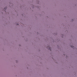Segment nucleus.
I'll return each instance as SVG.
<instances>
[{
    "label": "nucleus",
    "mask_w": 77,
    "mask_h": 77,
    "mask_svg": "<svg viewBox=\"0 0 77 77\" xmlns=\"http://www.w3.org/2000/svg\"><path fill=\"white\" fill-rule=\"evenodd\" d=\"M71 47L72 48H74V47L73 46H71Z\"/></svg>",
    "instance_id": "nucleus-2"
},
{
    "label": "nucleus",
    "mask_w": 77,
    "mask_h": 77,
    "mask_svg": "<svg viewBox=\"0 0 77 77\" xmlns=\"http://www.w3.org/2000/svg\"><path fill=\"white\" fill-rule=\"evenodd\" d=\"M48 50H50V46H48L47 48Z\"/></svg>",
    "instance_id": "nucleus-1"
},
{
    "label": "nucleus",
    "mask_w": 77,
    "mask_h": 77,
    "mask_svg": "<svg viewBox=\"0 0 77 77\" xmlns=\"http://www.w3.org/2000/svg\"><path fill=\"white\" fill-rule=\"evenodd\" d=\"M17 25H18V24H17Z\"/></svg>",
    "instance_id": "nucleus-4"
},
{
    "label": "nucleus",
    "mask_w": 77,
    "mask_h": 77,
    "mask_svg": "<svg viewBox=\"0 0 77 77\" xmlns=\"http://www.w3.org/2000/svg\"><path fill=\"white\" fill-rule=\"evenodd\" d=\"M6 8H7L6 7H5V8H4V9H5V10H6Z\"/></svg>",
    "instance_id": "nucleus-3"
}]
</instances>
